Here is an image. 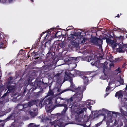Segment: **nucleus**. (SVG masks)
Masks as SVG:
<instances>
[{
    "mask_svg": "<svg viewBox=\"0 0 127 127\" xmlns=\"http://www.w3.org/2000/svg\"><path fill=\"white\" fill-rule=\"evenodd\" d=\"M87 108L84 107V106L80 107L77 109L76 112V113L77 116L78 117V120L80 121L83 118L84 111L86 112Z\"/></svg>",
    "mask_w": 127,
    "mask_h": 127,
    "instance_id": "nucleus-3",
    "label": "nucleus"
},
{
    "mask_svg": "<svg viewBox=\"0 0 127 127\" xmlns=\"http://www.w3.org/2000/svg\"><path fill=\"white\" fill-rule=\"evenodd\" d=\"M112 84V83L111 82H110L109 84H108V86H110V85H111Z\"/></svg>",
    "mask_w": 127,
    "mask_h": 127,
    "instance_id": "nucleus-60",
    "label": "nucleus"
},
{
    "mask_svg": "<svg viewBox=\"0 0 127 127\" xmlns=\"http://www.w3.org/2000/svg\"><path fill=\"white\" fill-rule=\"evenodd\" d=\"M71 44L73 47H77L78 46V44L74 40H73L72 41Z\"/></svg>",
    "mask_w": 127,
    "mask_h": 127,
    "instance_id": "nucleus-26",
    "label": "nucleus"
},
{
    "mask_svg": "<svg viewBox=\"0 0 127 127\" xmlns=\"http://www.w3.org/2000/svg\"><path fill=\"white\" fill-rule=\"evenodd\" d=\"M91 64H92L93 65H95V62H92V63H91Z\"/></svg>",
    "mask_w": 127,
    "mask_h": 127,
    "instance_id": "nucleus-58",
    "label": "nucleus"
},
{
    "mask_svg": "<svg viewBox=\"0 0 127 127\" xmlns=\"http://www.w3.org/2000/svg\"><path fill=\"white\" fill-rule=\"evenodd\" d=\"M77 95H76V98L77 99H76L77 102H79L82 99L83 97V92L81 90H78L77 92Z\"/></svg>",
    "mask_w": 127,
    "mask_h": 127,
    "instance_id": "nucleus-8",
    "label": "nucleus"
},
{
    "mask_svg": "<svg viewBox=\"0 0 127 127\" xmlns=\"http://www.w3.org/2000/svg\"><path fill=\"white\" fill-rule=\"evenodd\" d=\"M56 89H57V91L58 92H60L61 91V89H59L58 88H56Z\"/></svg>",
    "mask_w": 127,
    "mask_h": 127,
    "instance_id": "nucleus-52",
    "label": "nucleus"
},
{
    "mask_svg": "<svg viewBox=\"0 0 127 127\" xmlns=\"http://www.w3.org/2000/svg\"><path fill=\"white\" fill-rule=\"evenodd\" d=\"M102 111H105V109L104 108H103L102 109Z\"/></svg>",
    "mask_w": 127,
    "mask_h": 127,
    "instance_id": "nucleus-61",
    "label": "nucleus"
},
{
    "mask_svg": "<svg viewBox=\"0 0 127 127\" xmlns=\"http://www.w3.org/2000/svg\"><path fill=\"white\" fill-rule=\"evenodd\" d=\"M106 42L108 44H109L111 45V47L113 49H114L118 45L117 43H116V40H111L109 38H108L107 39H106Z\"/></svg>",
    "mask_w": 127,
    "mask_h": 127,
    "instance_id": "nucleus-6",
    "label": "nucleus"
},
{
    "mask_svg": "<svg viewBox=\"0 0 127 127\" xmlns=\"http://www.w3.org/2000/svg\"><path fill=\"white\" fill-rule=\"evenodd\" d=\"M62 34V32L61 31H57L55 32V38L58 37L60 36Z\"/></svg>",
    "mask_w": 127,
    "mask_h": 127,
    "instance_id": "nucleus-27",
    "label": "nucleus"
},
{
    "mask_svg": "<svg viewBox=\"0 0 127 127\" xmlns=\"http://www.w3.org/2000/svg\"><path fill=\"white\" fill-rule=\"evenodd\" d=\"M125 90H127V86H126V87Z\"/></svg>",
    "mask_w": 127,
    "mask_h": 127,
    "instance_id": "nucleus-63",
    "label": "nucleus"
},
{
    "mask_svg": "<svg viewBox=\"0 0 127 127\" xmlns=\"http://www.w3.org/2000/svg\"><path fill=\"white\" fill-rule=\"evenodd\" d=\"M119 82L120 83L121 85H123L124 84V80L123 79L121 78Z\"/></svg>",
    "mask_w": 127,
    "mask_h": 127,
    "instance_id": "nucleus-38",
    "label": "nucleus"
},
{
    "mask_svg": "<svg viewBox=\"0 0 127 127\" xmlns=\"http://www.w3.org/2000/svg\"><path fill=\"white\" fill-rule=\"evenodd\" d=\"M103 72L104 73V74H105V69H107V66L106 65H105L104 64L103 66Z\"/></svg>",
    "mask_w": 127,
    "mask_h": 127,
    "instance_id": "nucleus-37",
    "label": "nucleus"
},
{
    "mask_svg": "<svg viewBox=\"0 0 127 127\" xmlns=\"http://www.w3.org/2000/svg\"><path fill=\"white\" fill-rule=\"evenodd\" d=\"M81 77L83 80V82L85 84H88V77H87L86 75H81Z\"/></svg>",
    "mask_w": 127,
    "mask_h": 127,
    "instance_id": "nucleus-12",
    "label": "nucleus"
},
{
    "mask_svg": "<svg viewBox=\"0 0 127 127\" xmlns=\"http://www.w3.org/2000/svg\"><path fill=\"white\" fill-rule=\"evenodd\" d=\"M37 102L36 100L34 99L30 101L28 103L29 107H30L33 105L36 104V102Z\"/></svg>",
    "mask_w": 127,
    "mask_h": 127,
    "instance_id": "nucleus-22",
    "label": "nucleus"
},
{
    "mask_svg": "<svg viewBox=\"0 0 127 127\" xmlns=\"http://www.w3.org/2000/svg\"><path fill=\"white\" fill-rule=\"evenodd\" d=\"M30 114L32 117H33L37 116V113L36 112L31 111L30 112Z\"/></svg>",
    "mask_w": 127,
    "mask_h": 127,
    "instance_id": "nucleus-28",
    "label": "nucleus"
},
{
    "mask_svg": "<svg viewBox=\"0 0 127 127\" xmlns=\"http://www.w3.org/2000/svg\"><path fill=\"white\" fill-rule=\"evenodd\" d=\"M101 124L100 123H98L95 125L96 127H98L100 126L101 125Z\"/></svg>",
    "mask_w": 127,
    "mask_h": 127,
    "instance_id": "nucleus-50",
    "label": "nucleus"
},
{
    "mask_svg": "<svg viewBox=\"0 0 127 127\" xmlns=\"http://www.w3.org/2000/svg\"><path fill=\"white\" fill-rule=\"evenodd\" d=\"M121 126H120H120H119V125H118L117 127H121Z\"/></svg>",
    "mask_w": 127,
    "mask_h": 127,
    "instance_id": "nucleus-64",
    "label": "nucleus"
},
{
    "mask_svg": "<svg viewBox=\"0 0 127 127\" xmlns=\"http://www.w3.org/2000/svg\"><path fill=\"white\" fill-rule=\"evenodd\" d=\"M73 73L74 74H71L73 76L75 77L77 75L80 76L81 74V72L79 71L76 70H74Z\"/></svg>",
    "mask_w": 127,
    "mask_h": 127,
    "instance_id": "nucleus-23",
    "label": "nucleus"
},
{
    "mask_svg": "<svg viewBox=\"0 0 127 127\" xmlns=\"http://www.w3.org/2000/svg\"><path fill=\"white\" fill-rule=\"evenodd\" d=\"M10 93H9L8 91H7V92L4 94L2 96V97H5L7 96Z\"/></svg>",
    "mask_w": 127,
    "mask_h": 127,
    "instance_id": "nucleus-39",
    "label": "nucleus"
},
{
    "mask_svg": "<svg viewBox=\"0 0 127 127\" xmlns=\"http://www.w3.org/2000/svg\"><path fill=\"white\" fill-rule=\"evenodd\" d=\"M60 100L59 98H56L55 99V102L56 104H58L60 102L59 101V100Z\"/></svg>",
    "mask_w": 127,
    "mask_h": 127,
    "instance_id": "nucleus-40",
    "label": "nucleus"
},
{
    "mask_svg": "<svg viewBox=\"0 0 127 127\" xmlns=\"http://www.w3.org/2000/svg\"><path fill=\"white\" fill-rule=\"evenodd\" d=\"M114 123V125L115 126H116L118 124V123H117V122L116 120H115Z\"/></svg>",
    "mask_w": 127,
    "mask_h": 127,
    "instance_id": "nucleus-51",
    "label": "nucleus"
},
{
    "mask_svg": "<svg viewBox=\"0 0 127 127\" xmlns=\"http://www.w3.org/2000/svg\"><path fill=\"white\" fill-rule=\"evenodd\" d=\"M0 3H9L8 0H0Z\"/></svg>",
    "mask_w": 127,
    "mask_h": 127,
    "instance_id": "nucleus-35",
    "label": "nucleus"
},
{
    "mask_svg": "<svg viewBox=\"0 0 127 127\" xmlns=\"http://www.w3.org/2000/svg\"><path fill=\"white\" fill-rule=\"evenodd\" d=\"M86 39L85 38V37L83 38V40L81 42V43H84L86 41Z\"/></svg>",
    "mask_w": 127,
    "mask_h": 127,
    "instance_id": "nucleus-41",
    "label": "nucleus"
},
{
    "mask_svg": "<svg viewBox=\"0 0 127 127\" xmlns=\"http://www.w3.org/2000/svg\"><path fill=\"white\" fill-rule=\"evenodd\" d=\"M44 100V99H41L40 101L36 100L37 102L36 103V105L37 106L39 107L40 108H42L43 105H44L43 104Z\"/></svg>",
    "mask_w": 127,
    "mask_h": 127,
    "instance_id": "nucleus-9",
    "label": "nucleus"
},
{
    "mask_svg": "<svg viewBox=\"0 0 127 127\" xmlns=\"http://www.w3.org/2000/svg\"><path fill=\"white\" fill-rule=\"evenodd\" d=\"M127 65V64L126 63H124L122 65V67L124 68L125 67V68H126V66Z\"/></svg>",
    "mask_w": 127,
    "mask_h": 127,
    "instance_id": "nucleus-49",
    "label": "nucleus"
},
{
    "mask_svg": "<svg viewBox=\"0 0 127 127\" xmlns=\"http://www.w3.org/2000/svg\"><path fill=\"white\" fill-rule=\"evenodd\" d=\"M74 98L73 97H71L70 98L67 99L66 100L68 102H71L74 100Z\"/></svg>",
    "mask_w": 127,
    "mask_h": 127,
    "instance_id": "nucleus-32",
    "label": "nucleus"
},
{
    "mask_svg": "<svg viewBox=\"0 0 127 127\" xmlns=\"http://www.w3.org/2000/svg\"><path fill=\"white\" fill-rule=\"evenodd\" d=\"M75 103H73L72 104V106H74V107H77V106H78V105H77V103H76V104H75Z\"/></svg>",
    "mask_w": 127,
    "mask_h": 127,
    "instance_id": "nucleus-46",
    "label": "nucleus"
},
{
    "mask_svg": "<svg viewBox=\"0 0 127 127\" xmlns=\"http://www.w3.org/2000/svg\"><path fill=\"white\" fill-rule=\"evenodd\" d=\"M121 15V14L120 15H119V14H118L115 17H118V18H119L120 16Z\"/></svg>",
    "mask_w": 127,
    "mask_h": 127,
    "instance_id": "nucleus-56",
    "label": "nucleus"
},
{
    "mask_svg": "<svg viewBox=\"0 0 127 127\" xmlns=\"http://www.w3.org/2000/svg\"><path fill=\"white\" fill-rule=\"evenodd\" d=\"M36 53L35 52H32L31 53V55L32 56H33L34 55V54H35Z\"/></svg>",
    "mask_w": 127,
    "mask_h": 127,
    "instance_id": "nucleus-55",
    "label": "nucleus"
},
{
    "mask_svg": "<svg viewBox=\"0 0 127 127\" xmlns=\"http://www.w3.org/2000/svg\"><path fill=\"white\" fill-rule=\"evenodd\" d=\"M112 34L113 35V36L114 37H116L118 38V39H121L122 40L123 39V36H120L119 37H117L114 34V32H112Z\"/></svg>",
    "mask_w": 127,
    "mask_h": 127,
    "instance_id": "nucleus-34",
    "label": "nucleus"
},
{
    "mask_svg": "<svg viewBox=\"0 0 127 127\" xmlns=\"http://www.w3.org/2000/svg\"><path fill=\"white\" fill-rule=\"evenodd\" d=\"M55 29L54 28H51L49 30H48L46 31V32H47V34H46V36L45 37L44 39H46V37L47 36L48 34H49V35L50 34H51V33L52 34L53 33H54L55 32L54 31Z\"/></svg>",
    "mask_w": 127,
    "mask_h": 127,
    "instance_id": "nucleus-21",
    "label": "nucleus"
},
{
    "mask_svg": "<svg viewBox=\"0 0 127 127\" xmlns=\"http://www.w3.org/2000/svg\"><path fill=\"white\" fill-rule=\"evenodd\" d=\"M38 56V54H36L35 53L34 55V58L35 59H37L38 58H39L38 56Z\"/></svg>",
    "mask_w": 127,
    "mask_h": 127,
    "instance_id": "nucleus-42",
    "label": "nucleus"
},
{
    "mask_svg": "<svg viewBox=\"0 0 127 127\" xmlns=\"http://www.w3.org/2000/svg\"><path fill=\"white\" fill-rule=\"evenodd\" d=\"M39 126L38 125H34V124L33 127H38Z\"/></svg>",
    "mask_w": 127,
    "mask_h": 127,
    "instance_id": "nucleus-54",
    "label": "nucleus"
},
{
    "mask_svg": "<svg viewBox=\"0 0 127 127\" xmlns=\"http://www.w3.org/2000/svg\"><path fill=\"white\" fill-rule=\"evenodd\" d=\"M110 87L108 86L106 88V92H107L110 89Z\"/></svg>",
    "mask_w": 127,
    "mask_h": 127,
    "instance_id": "nucleus-44",
    "label": "nucleus"
},
{
    "mask_svg": "<svg viewBox=\"0 0 127 127\" xmlns=\"http://www.w3.org/2000/svg\"><path fill=\"white\" fill-rule=\"evenodd\" d=\"M120 110V111L122 115L127 116V111H124L122 108H121Z\"/></svg>",
    "mask_w": 127,
    "mask_h": 127,
    "instance_id": "nucleus-30",
    "label": "nucleus"
},
{
    "mask_svg": "<svg viewBox=\"0 0 127 127\" xmlns=\"http://www.w3.org/2000/svg\"><path fill=\"white\" fill-rule=\"evenodd\" d=\"M115 72H117L116 73L117 74L122 72L120 67H118L117 69L115 70Z\"/></svg>",
    "mask_w": 127,
    "mask_h": 127,
    "instance_id": "nucleus-33",
    "label": "nucleus"
},
{
    "mask_svg": "<svg viewBox=\"0 0 127 127\" xmlns=\"http://www.w3.org/2000/svg\"><path fill=\"white\" fill-rule=\"evenodd\" d=\"M97 40V43H96V45L100 47L102 44L103 40L101 39L98 38Z\"/></svg>",
    "mask_w": 127,
    "mask_h": 127,
    "instance_id": "nucleus-20",
    "label": "nucleus"
},
{
    "mask_svg": "<svg viewBox=\"0 0 127 127\" xmlns=\"http://www.w3.org/2000/svg\"><path fill=\"white\" fill-rule=\"evenodd\" d=\"M83 104V106H84V107L85 106L87 107H88V106H89L90 107L89 108V109L91 108L92 107V106H90L91 103L90 101L89 100H87L86 102H84Z\"/></svg>",
    "mask_w": 127,
    "mask_h": 127,
    "instance_id": "nucleus-18",
    "label": "nucleus"
},
{
    "mask_svg": "<svg viewBox=\"0 0 127 127\" xmlns=\"http://www.w3.org/2000/svg\"><path fill=\"white\" fill-rule=\"evenodd\" d=\"M81 34V32H75L73 34H72L69 36V38H71L72 39H74L75 36L77 37L78 36H80Z\"/></svg>",
    "mask_w": 127,
    "mask_h": 127,
    "instance_id": "nucleus-15",
    "label": "nucleus"
},
{
    "mask_svg": "<svg viewBox=\"0 0 127 127\" xmlns=\"http://www.w3.org/2000/svg\"><path fill=\"white\" fill-rule=\"evenodd\" d=\"M7 91L10 93L14 91L15 88V87L13 85H7Z\"/></svg>",
    "mask_w": 127,
    "mask_h": 127,
    "instance_id": "nucleus-13",
    "label": "nucleus"
},
{
    "mask_svg": "<svg viewBox=\"0 0 127 127\" xmlns=\"http://www.w3.org/2000/svg\"><path fill=\"white\" fill-rule=\"evenodd\" d=\"M65 46V44L63 42H59L58 41L54 42L53 47L48 51L43 61L47 68H49V67L52 66L55 59V52L59 51L61 48H64Z\"/></svg>",
    "mask_w": 127,
    "mask_h": 127,
    "instance_id": "nucleus-1",
    "label": "nucleus"
},
{
    "mask_svg": "<svg viewBox=\"0 0 127 127\" xmlns=\"http://www.w3.org/2000/svg\"><path fill=\"white\" fill-rule=\"evenodd\" d=\"M13 77H10L9 78V79L10 81H12L13 80Z\"/></svg>",
    "mask_w": 127,
    "mask_h": 127,
    "instance_id": "nucleus-53",
    "label": "nucleus"
},
{
    "mask_svg": "<svg viewBox=\"0 0 127 127\" xmlns=\"http://www.w3.org/2000/svg\"><path fill=\"white\" fill-rule=\"evenodd\" d=\"M53 98L51 97H50L48 99L45 98H43L44 99L43 104L45 105V107L48 108H51L52 107V100Z\"/></svg>",
    "mask_w": 127,
    "mask_h": 127,
    "instance_id": "nucleus-4",
    "label": "nucleus"
},
{
    "mask_svg": "<svg viewBox=\"0 0 127 127\" xmlns=\"http://www.w3.org/2000/svg\"><path fill=\"white\" fill-rule=\"evenodd\" d=\"M70 84L71 85L70 88H68L67 89L64 90L61 93H62L69 91H72V90H75L76 92L78 90H80V89H81L80 87H78V88H77L75 86V85L74 84L73 82H72V83H71Z\"/></svg>",
    "mask_w": 127,
    "mask_h": 127,
    "instance_id": "nucleus-5",
    "label": "nucleus"
},
{
    "mask_svg": "<svg viewBox=\"0 0 127 127\" xmlns=\"http://www.w3.org/2000/svg\"><path fill=\"white\" fill-rule=\"evenodd\" d=\"M47 84V83H44L41 81H35L34 82L33 85L34 87L33 88L32 90H34L38 87L41 90L37 93L36 95H39L42 93L43 89L46 87Z\"/></svg>",
    "mask_w": 127,
    "mask_h": 127,
    "instance_id": "nucleus-2",
    "label": "nucleus"
},
{
    "mask_svg": "<svg viewBox=\"0 0 127 127\" xmlns=\"http://www.w3.org/2000/svg\"><path fill=\"white\" fill-rule=\"evenodd\" d=\"M51 86L50 85L49 87V89H51Z\"/></svg>",
    "mask_w": 127,
    "mask_h": 127,
    "instance_id": "nucleus-62",
    "label": "nucleus"
},
{
    "mask_svg": "<svg viewBox=\"0 0 127 127\" xmlns=\"http://www.w3.org/2000/svg\"><path fill=\"white\" fill-rule=\"evenodd\" d=\"M123 122H124V124L125 125H126V124L127 123V120L126 117H123L120 119L119 125L120 126H123Z\"/></svg>",
    "mask_w": 127,
    "mask_h": 127,
    "instance_id": "nucleus-11",
    "label": "nucleus"
},
{
    "mask_svg": "<svg viewBox=\"0 0 127 127\" xmlns=\"http://www.w3.org/2000/svg\"><path fill=\"white\" fill-rule=\"evenodd\" d=\"M123 95L122 91H119L116 93L115 96L117 97L118 96V98L119 99L120 98H122L123 97Z\"/></svg>",
    "mask_w": 127,
    "mask_h": 127,
    "instance_id": "nucleus-17",
    "label": "nucleus"
},
{
    "mask_svg": "<svg viewBox=\"0 0 127 127\" xmlns=\"http://www.w3.org/2000/svg\"><path fill=\"white\" fill-rule=\"evenodd\" d=\"M113 114H118V113H117V112H113Z\"/></svg>",
    "mask_w": 127,
    "mask_h": 127,
    "instance_id": "nucleus-57",
    "label": "nucleus"
},
{
    "mask_svg": "<svg viewBox=\"0 0 127 127\" xmlns=\"http://www.w3.org/2000/svg\"><path fill=\"white\" fill-rule=\"evenodd\" d=\"M85 116L84 117V118H82L81 120L79 121L81 123L80 124L81 125L83 126L84 127H89L90 125L91 124H90L88 125L87 124L88 122H89L88 121V119L87 118H86Z\"/></svg>",
    "mask_w": 127,
    "mask_h": 127,
    "instance_id": "nucleus-7",
    "label": "nucleus"
},
{
    "mask_svg": "<svg viewBox=\"0 0 127 127\" xmlns=\"http://www.w3.org/2000/svg\"><path fill=\"white\" fill-rule=\"evenodd\" d=\"M73 27L72 26H68V27L66 29V31H68L69 30H71L73 29Z\"/></svg>",
    "mask_w": 127,
    "mask_h": 127,
    "instance_id": "nucleus-36",
    "label": "nucleus"
},
{
    "mask_svg": "<svg viewBox=\"0 0 127 127\" xmlns=\"http://www.w3.org/2000/svg\"><path fill=\"white\" fill-rule=\"evenodd\" d=\"M23 108L21 109V111H23L24 110L23 109H24L27 108L28 107H29V106L28 103L27 104H25L23 105H22Z\"/></svg>",
    "mask_w": 127,
    "mask_h": 127,
    "instance_id": "nucleus-29",
    "label": "nucleus"
},
{
    "mask_svg": "<svg viewBox=\"0 0 127 127\" xmlns=\"http://www.w3.org/2000/svg\"><path fill=\"white\" fill-rule=\"evenodd\" d=\"M54 94V92L53 91V90L49 89L48 92L47 93V95L46 97H48L51 95H53Z\"/></svg>",
    "mask_w": 127,
    "mask_h": 127,
    "instance_id": "nucleus-25",
    "label": "nucleus"
},
{
    "mask_svg": "<svg viewBox=\"0 0 127 127\" xmlns=\"http://www.w3.org/2000/svg\"><path fill=\"white\" fill-rule=\"evenodd\" d=\"M98 38L96 37H93L91 38L90 40L91 42L94 44L96 45V43H97L96 42Z\"/></svg>",
    "mask_w": 127,
    "mask_h": 127,
    "instance_id": "nucleus-24",
    "label": "nucleus"
},
{
    "mask_svg": "<svg viewBox=\"0 0 127 127\" xmlns=\"http://www.w3.org/2000/svg\"><path fill=\"white\" fill-rule=\"evenodd\" d=\"M108 38L106 36H103V37L101 39H106H106H107Z\"/></svg>",
    "mask_w": 127,
    "mask_h": 127,
    "instance_id": "nucleus-48",
    "label": "nucleus"
},
{
    "mask_svg": "<svg viewBox=\"0 0 127 127\" xmlns=\"http://www.w3.org/2000/svg\"><path fill=\"white\" fill-rule=\"evenodd\" d=\"M65 78L67 80H68L70 84L72 82H73L72 81V79L71 77H70L68 74L66 73L65 74Z\"/></svg>",
    "mask_w": 127,
    "mask_h": 127,
    "instance_id": "nucleus-19",
    "label": "nucleus"
},
{
    "mask_svg": "<svg viewBox=\"0 0 127 127\" xmlns=\"http://www.w3.org/2000/svg\"><path fill=\"white\" fill-rule=\"evenodd\" d=\"M34 124L32 123H30L28 127H33Z\"/></svg>",
    "mask_w": 127,
    "mask_h": 127,
    "instance_id": "nucleus-45",
    "label": "nucleus"
},
{
    "mask_svg": "<svg viewBox=\"0 0 127 127\" xmlns=\"http://www.w3.org/2000/svg\"><path fill=\"white\" fill-rule=\"evenodd\" d=\"M110 67L111 68L112 67H114V65L113 63H111L109 65Z\"/></svg>",
    "mask_w": 127,
    "mask_h": 127,
    "instance_id": "nucleus-43",
    "label": "nucleus"
},
{
    "mask_svg": "<svg viewBox=\"0 0 127 127\" xmlns=\"http://www.w3.org/2000/svg\"><path fill=\"white\" fill-rule=\"evenodd\" d=\"M12 0H8L9 3H11L12 1Z\"/></svg>",
    "mask_w": 127,
    "mask_h": 127,
    "instance_id": "nucleus-59",
    "label": "nucleus"
},
{
    "mask_svg": "<svg viewBox=\"0 0 127 127\" xmlns=\"http://www.w3.org/2000/svg\"><path fill=\"white\" fill-rule=\"evenodd\" d=\"M77 58L76 57H68V58L66 59V60L65 61L66 62H72L74 61H77Z\"/></svg>",
    "mask_w": 127,
    "mask_h": 127,
    "instance_id": "nucleus-16",
    "label": "nucleus"
},
{
    "mask_svg": "<svg viewBox=\"0 0 127 127\" xmlns=\"http://www.w3.org/2000/svg\"><path fill=\"white\" fill-rule=\"evenodd\" d=\"M15 117V115L14 113H12L10 115L8 116L5 120L8 121L10 120H14Z\"/></svg>",
    "mask_w": 127,
    "mask_h": 127,
    "instance_id": "nucleus-14",
    "label": "nucleus"
},
{
    "mask_svg": "<svg viewBox=\"0 0 127 127\" xmlns=\"http://www.w3.org/2000/svg\"><path fill=\"white\" fill-rule=\"evenodd\" d=\"M123 47H119L117 49V51H118L119 53L124 52V51L122 49Z\"/></svg>",
    "mask_w": 127,
    "mask_h": 127,
    "instance_id": "nucleus-31",
    "label": "nucleus"
},
{
    "mask_svg": "<svg viewBox=\"0 0 127 127\" xmlns=\"http://www.w3.org/2000/svg\"><path fill=\"white\" fill-rule=\"evenodd\" d=\"M60 106H63L64 107L63 110L61 112V113L60 114L61 115L63 116H65V113L68 108L66 104H60Z\"/></svg>",
    "mask_w": 127,
    "mask_h": 127,
    "instance_id": "nucleus-10",
    "label": "nucleus"
},
{
    "mask_svg": "<svg viewBox=\"0 0 127 127\" xmlns=\"http://www.w3.org/2000/svg\"><path fill=\"white\" fill-rule=\"evenodd\" d=\"M45 33V32H43L41 34H40V37H39V39H40V38H41V37L42 36V35L44 34Z\"/></svg>",
    "mask_w": 127,
    "mask_h": 127,
    "instance_id": "nucleus-47",
    "label": "nucleus"
}]
</instances>
